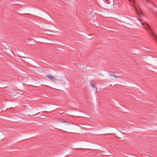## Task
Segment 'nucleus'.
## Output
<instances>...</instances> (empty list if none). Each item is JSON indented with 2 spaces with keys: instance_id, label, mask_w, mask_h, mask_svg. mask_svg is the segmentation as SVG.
<instances>
[{
  "instance_id": "1",
  "label": "nucleus",
  "mask_w": 157,
  "mask_h": 157,
  "mask_svg": "<svg viewBox=\"0 0 157 157\" xmlns=\"http://www.w3.org/2000/svg\"><path fill=\"white\" fill-rule=\"evenodd\" d=\"M130 2L132 3L133 4L132 6L135 9V11L137 13V14L139 15H141L142 16L144 15V14L143 12L141 11V10L139 8L138 9H137L136 7L135 6V2L134 0H128Z\"/></svg>"
},
{
  "instance_id": "2",
  "label": "nucleus",
  "mask_w": 157,
  "mask_h": 157,
  "mask_svg": "<svg viewBox=\"0 0 157 157\" xmlns=\"http://www.w3.org/2000/svg\"><path fill=\"white\" fill-rule=\"evenodd\" d=\"M47 77L48 78L50 79H51L53 81H58V79L56 78H55V77L52 76V75H47Z\"/></svg>"
},
{
  "instance_id": "3",
  "label": "nucleus",
  "mask_w": 157,
  "mask_h": 157,
  "mask_svg": "<svg viewBox=\"0 0 157 157\" xmlns=\"http://www.w3.org/2000/svg\"><path fill=\"white\" fill-rule=\"evenodd\" d=\"M90 85L93 88H94L95 89V91H97V88L94 85V81L91 82L90 83Z\"/></svg>"
},
{
  "instance_id": "4",
  "label": "nucleus",
  "mask_w": 157,
  "mask_h": 157,
  "mask_svg": "<svg viewBox=\"0 0 157 157\" xmlns=\"http://www.w3.org/2000/svg\"><path fill=\"white\" fill-rule=\"evenodd\" d=\"M109 75L113 77V76L114 75V74H113V73L112 72H110L109 73Z\"/></svg>"
},
{
  "instance_id": "5",
  "label": "nucleus",
  "mask_w": 157,
  "mask_h": 157,
  "mask_svg": "<svg viewBox=\"0 0 157 157\" xmlns=\"http://www.w3.org/2000/svg\"><path fill=\"white\" fill-rule=\"evenodd\" d=\"M113 77H114L115 78H118V76L115 75H114L113 76Z\"/></svg>"
},
{
  "instance_id": "6",
  "label": "nucleus",
  "mask_w": 157,
  "mask_h": 157,
  "mask_svg": "<svg viewBox=\"0 0 157 157\" xmlns=\"http://www.w3.org/2000/svg\"><path fill=\"white\" fill-rule=\"evenodd\" d=\"M46 112H47L46 111H42L41 113L42 114H44L45 113H46Z\"/></svg>"
},
{
  "instance_id": "7",
  "label": "nucleus",
  "mask_w": 157,
  "mask_h": 157,
  "mask_svg": "<svg viewBox=\"0 0 157 157\" xmlns=\"http://www.w3.org/2000/svg\"><path fill=\"white\" fill-rule=\"evenodd\" d=\"M63 123H66L67 124H68V122H66L65 121H62Z\"/></svg>"
},
{
  "instance_id": "8",
  "label": "nucleus",
  "mask_w": 157,
  "mask_h": 157,
  "mask_svg": "<svg viewBox=\"0 0 157 157\" xmlns=\"http://www.w3.org/2000/svg\"><path fill=\"white\" fill-rule=\"evenodd\" d=\"M146 0V1L147 2H148V3H150V1H149V0Z\"/></svg>"
},
{
  "instance_id": "9",
  "label": "nucleus",
  "mask_w": 157,
  "mask_h": 157,
  "mask_svg": "<svg viewBox=\"0 0 157 157\" xmlns=\"http://www.w3.org/2000/svg\"><path fill=\"white\" fill-rule=\"evenodd\" d=\"M151 3L153 5V6H154V7H156L154 5V4H153V3L152 2H151Z\"/></svg>"
},
{
  "instance_id": "10",
  "label": "nucleus",
  "mask_w": 157,
  "mask_h": 157,
  "mask_svg": "<svg viewBox=\"0 0 157 157\" xmlns=\"http://www.w3.org/2000/svg\"><path fill=\"white\" fill-rule=\"evenodd\" d=\"M137 19L139 21H140V20H141L140 19H139V18H137Z\"/></svg>"
},
{
  "instance_id": "11",
  "label": "nucleus",
  "mask_w": 157,
  "mask_h": 157,
  "mask_svg": "<svg viewBox=\"0 0 157 157\" xmlns=\"http://www.w3.org/2000/svg\"><path fill=\"white\" fill-rule=\"evenodd\" d=\"M40 113V112H39V113H36L35 114V115H36V114H39Z\"/></svg>"
},
{
  "instance_id": "12",
  "label": "nucleus",
  "mask_w": 157,
  "mask_h": 157,
  "mask_svg": "<svg viewBox=\"0 0 157 157\" xmlns=\"http://www.w3.org/2000/svg\"><path fill=\"white\" fill-rule=\"evenodd\" d=\"M114 5V2L113 1V5Z\"/></svg>"
},
{
  "instance_id": "13",
  "label": "nucleus",
  "mask_w": 157,
  "mask_h": 157,
  "mask_svg": "<svg viewBox=\"0 0 157 157\" xmlns=\"http://www.w3.org/2000/svg\"><path fill=\"white\" fill-rule=\"evenodd\" d=\"M103 0V1L104 2H105V0ZM105 0L106 1V0Z\"/></svg>"
},
{
  "instance_id": "14",
  "label": "nucleus",
  "mask_w": 157,
  "mask_h": 157,
  "mask_svg": "<svg viewBox=\"0 0 157 157\" xmlns=\"http://www.w3.org/2000/svg\"><path fill=\"white\" fill-rule=\"evenodd\" d=\"M112 86V85H109V86Z\"/></svg>"
}]
</instances>
